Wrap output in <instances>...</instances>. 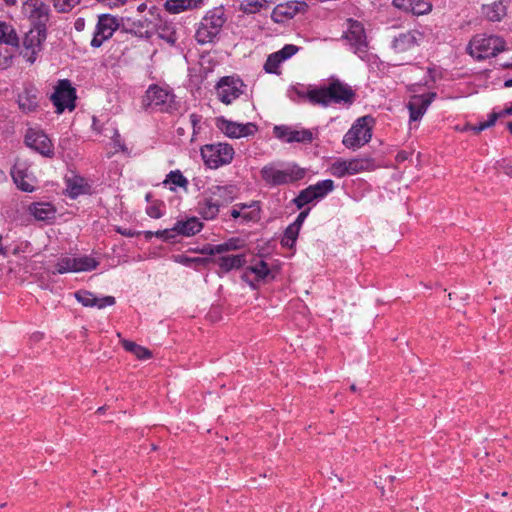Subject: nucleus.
<instances>
[{
    "instance_id": "obj_33",
    "label": "nucleus",
    "mask_w": 512,
    "mask_h": 512,
    "mask_svg": "<svg viewBox=\"0 0 512 512\" xmlns=\"http://www.w3.org/2000/svg\"><path fill=\"white\" fill-rule=\"evenodd\" d=\"M483 13L492 22L501 21L507 14V6L503 1L494 2L491 5L483 6Z\"/></svg>"
},
{
    "instance_id": "obj_30",
    "label": "nucleus",
    "mask_w": 512,
    "mask_h": 512,
    "mask_svg": "<svg viewBox=\"0 0 512 512\" xmlns=\"http://www.w3.org/2000/svg\"><path fill=\"white\" fill-rule=\"evenodd\" d=\"M173 260L186 267L194 268L197 271L215 261V259L211 257H189L184 254L173 255Z\"/></svg>"
},
{
    "instance_id": "obj_47",
    "label": "nucleus",
    "mask_w": 512,
    "mask_h": 512,
    "mask_svg": "<svg viewBox=\"0 0 512 512\" xmlns=\"http://www.w3.org/2000/svg\"><path fill=\"white\" fill-rule=\"evenodd\" d=\"M53 6L59 13H68L81 3V0H52Z\"/></svg>"
},
{
    "instance_id": "obj_29",
    "label": "nucleus",
    "mask_w": 512,
    "mask_h": 512,
    "mask_svg": "<svg viewBox=\"0 0 512 512\" xmlns=\"http://www.w3.org/2000/svg\"><path fill=\"white\" fill-rule=\"evenodd\" d=\"M0 44H5L13 48H20V38L16 29L6 21H0Z\"/></svg>"
},
{
    "instance_id": "obj_44",
    "label": "nucleus",
    "mask_w": 512,
    "mask_h": 512,
    "mask_svg": "<svg viewBox=\"0 0 512 512\" xmlns=\"http://www.w3.org/2000/svg\"><path fill=\"white\" fill-rule=\"evenodd\" d=\"M158 37L170 45H175L177 41L176 32L167 24L160 25L157 29Z\"/></svg>"
},
{
    "instance_id": "obj_13",
    "label": "nucleus",
    "mask_w": 512,
    "mask_h": 512,
    "mask_svg": "<svg viewBox=\"0 0 512 512\" xmlns=\"http://www.w3.org/2000/svg\"><path fill=\"white\" fill-rule=\"evenodd\" d=\"M348 30L345 32V39H347L353 48V52L362 60L368 55V42L364 26L358 20L349 18Z\"/></svg>"
},
{
    "instance_id": "obj_53",
    "label": "nucleus",
    "mask_w": 512,
    "mask_h": 512,
    "mask_svg": "<svg viewBox=\"0 0 512 512\" xmlns=\"http://www.w3.org/2000/svg\"><path fill=\"white\" fill-rule=\"evenodd\" d=\"M255 208L252 209L251 211L249 212H244L242 213V220L243 222H258L260 220V212H261V209H260V205H256L254 206Z\"/></svg>"
},
{
    "instance_id": "obj_16",
    "label": "nucleus",
    "mask_w": 512,
    "mask_h": 512,
    "mask_svg": "<svg viewBox=\"0 0 512 512\" xmlns=\"http://www.w3.org/2000/svg\"><path fill=\"white\" fill-rule=\"evenodd\" d=\"M424 39V34L417 29L401 32L394 36L391 48L395 53H406L419 47Z\"/></svg>"
},
{
    "instance_id": "obj_4",
    "label": "nucleus",
    "mask_w": 512,
    "mask_h": 512,
    "mask_svg": "<svg viewBox=\"0 0 512 512\" xmlns=\"http://www.w3.org/2000/svg\"><path fill=\"white\" fill-rule=\"evenodd\" d=\"M226 20L223 6L209 10L195 32L196 41L201 45L214 42Z\"/></svg>"
},
{
    "instance_id": "obj_37",
    "label": "nucleus",
    "mask_w": 512,
    "mask_h": 512,
    "mask_svg": "<svg viewBox=\"0 0 512 512\" xmlns=\"http://www.w3.org/2000/svg\"><path fill=\"white\" fill-rule=\"evenodd\" d=\"M299 232V228H295V226L289 224L284 230L283 236L280 240L281 246L288 249H294L299 236Z\"/></svg>"
},
{
    "instance_id": "obj_8",
    "label": "nucleus",
    "mask_w": 512,
    "mask_h": 512,
    "mask_svg": "<svg viewBox=\"0 0 512 512\" xmlns=\"http://www.w3.org/2000/svg\"><path fill=\"white\" fill-rule=\"evenodd\" d=\"M205 165L211 169L230 164L234 158V148L229 143L206 144L200 149Z\"/></svg>"
},
{
    "instance_id": "obj_27",
    "label": "nucleus",
    "mask_w": 512,
    "mask_h": 512,
    "mask_svg": "<svg viewBox=\"0 0 512 512\" xmlns=\"http://www.w3.org/2000/svg\"><path fill=\"white\" fill-rule=\"evenodd\" d=\"M67 195L76 199L80 195L90 194L91 186L81 176H74L66 180Z\"/></svg>"
},
{
    "instance_id": "obj_64",
    "label": "nucleus",
    "mask_w": 512,
    "mask_h": 512,
    "mask_svg": "<svg viewBox=\"0 0 512 512\" xmlns=\"http://www.w3.org/2000/svg\"><path fill=\"white\" fill-rule=\"evenodd\" d=\"M141 234L144 235L146 241H150L153 237H155L154 231H143Z\"/></svg>"
},
{
    "instance_id": "obj_34",
    "label": "nucleus",
    "mask_w": 512,
    "mask_h": 512,
    "mask_svg": "<svg viewBox=\"0 0 512 512\" xmlns=\"http://www.w3.org/2000/svg\"><path fill=\"white\" fill-rule=\"evenodd\" d=\"M31 214L37 220H50L55 216V208L50 203H32L30 206Z\"/></svg>"
},
{
    "instance_id": "obj_48",
    "label": "nucleus",
    "mask_w": 512,
    "mask_h": 512,
    "mask_svg": "<svg viewBox=\"0 0 512 512\" xmlns=\"http://www.w3.org/2000/svg\"><path fill=\"white\" fill-rule=\"evenodd\" d=\"M241 247V239L238 237H232L224 243L217 244V248L215 251H219V254H221L227 251L238 250Z\"/></svg>"
},
{
    "instance_id": "obj_45",
    "label": "nucleus",
    "mask_w": 512,
    "mask_h": 512,
    "mask_svg": "<svg viewBox=\"0 0 512 512\" xmlns=\"http://www.w3.org/2000/svg\"><path fill=\"white\" fill-rule=\"evenodd\" d=\"M283 62V60L279 57V55L275 52L270 54L266 62L264 64V70L270 74H278L279 66Z\"/></svg>"
},
{
    "instance_id": "obj_56",
    "label": "nucleus",
    "mask_w": 512,
    "mask_h": 512,
    "mask_svg": "<svg viewBox=\"0 0 512 512\" xmlns=\"http://www.w3.org/2000/svg\"><path fill=\"white\" fill-rule=\"evenodd\" d=\"M216 248H217V245L206 244L201 249H197L195 251L200 254L213 256L215 254H219V251H215Z\"/></svg>"
},
{
    "instance_id": "obj_46",
    "label": "nucleus",
    "mask_w": 512,
    "mask_h": 512,
    "mask_svg": "<svg viewBox=\"0 0 512 512\" xmlns=\"http://www.w3.org/2000/svg\"><path fill=\"white\" fill-rule=\"evenodd\" d=\"M330 173L337 178H343L349 175L347 161L337 160L330 166Z\"/></svg>"
},
{
    "instance_id": "obj_63",
    "label": "nucleus",
    "mask_w": 512,
    "mask_h": 512,
    "mask_svg": "<svg viewBox=\"0 0 512 512\" xmlns=\"http://www.w3.org/2000/svg\"><path fill=\"white\" fill-rule=\"evenodd\" d=\"M230 215L232 218L237 219L241 218L242 212L239 209H237V207L234 206V208L230 212Z\"/></svg>"
},
{
    "instance_id": "obj_41",
    "label": "nucleus",
    "mask_w": 512,
    "mask_h": 512,
    "mask_svg": "<svg viewBox=\"0 0 512 512\" xmlns=\"http://www.w3.org/2000/svg\"><path fill=\"white\" fill-rule=\"evenodd\" d=\"M164 183H172L176 187L186 188L189 182L180 170H173L167 174Z\"/></svg>"
},
{
    "instance_id": "obj_12",
    "label": "nucleus",
    "mask_w": 512,
    "mask_h": 512,
    "mask_svg": "<svg viewBox=\"0 0 512 512\" xmlns=\"http://www.w3.org/2000/svg\"><path fill=\"white\" fill-rule=\"evenodd\" d=\"M246 84L238 76H224L219 79L216 85L219 100L229 105L244 93Z\"/></svg>"
},
{
    "instance_id": "obj_3",
    "label": "nucleus",
    "mask_w": 512,
    "mask_h": 512,
    "mask_svg": "<svg viewBox=\"0 0 512 512\" xmlns=\"http://www.w3.org/2000/svg\"><path fill=\"white\" fill-rule=\"evenodd\" d=\"M142 103L146 109L150 108L168 114L176 113L180 107V103L176 101V96L171 90L156 84L150 85L146 90Z\"/></svg>"
},
{
    "instance_id": "obj_5",
    "label": "nucleus",
    "mask_w": 512,
    "mask_h": 512,
    "mask_svg": "<svg viewBox=\"0 0 512 512\" xmlns=\"http://www.w3.org/2000/svg\"><path fill=\"white\" fill-rule=\"evenodd\" d=\"M505 49V40L495 35L474 37L467 48L468 53L478 61L495 57Z\"/></svg>"
},
{
    "instance_id": "obj_55",
    "label": "nucleus",
    "mask_w": 512,
    "mask_h": 512,
    "mask_svg": "<svg viewBox=\"0 0 512 512\" xmlns=\"http://www.w3.org/2000/svg\"><path fill=\"white\" fill-rule=\"evenodd\" d=\"M310 211H311V208H310V207H308V208H306V209L302 210V211L298 214V216L296 217V219L294 220V222H292L291 224H292L293 226H295V228H299V229H301V227H302V225H303V223H304L305 219L308 217V215H309Z\"/></svg>"
},
{
    "instance_id": "obj_25",
    "label": "nucleus",
    "mask_w": 512,
    "mask_h": 512,
    "mask_svg": "<svg viewBox=\"0 0 512 512\" xmlns=\"http://www.w3.org/2000/svg\"><path fill=\"white\" fill-rule=\"evenodd\" d=\"M173 227L176 237L179 235L190 237L203 229V223L196 217H190L186 220H178Z\"/></svg>"
},
{
    "instance_id": "obj_28",
    "label": "nucleus",
    "mask_w": 512,
    "mask_h": 512,
    "mask_svg": "<svg viewBox=\"0 0 512 512\" xmlns=\"http://www.w3.org/2000/svg\"><path fill=\"white\" fill-rule=\"evenodd\" d=\"M203 0H166L164 8L171 14H179L185 10L200 8Z\"/></svg>"
},
{
    "instance_id": "obj_60",
    "label": "nucleus",
    "mask_w": 512,
    "mask_h": 512,
    "mask_svg": "<svg viewBox=\"0 0 512 512\" xmlns=\"http://www.w3.org/2000/svg\"><path fill=\"white\" fill-rule=\"evenodd\" d=\"M85 27V20L84 18H77L75 23H74V28L77 30V31H82Z\"/></svg>"
},
{
    "instance_id": "obj_15",
    "label": "nucleus",
    "mask_w": 512,
    "mask_h": 512,
    "mask_svg": "<svg viewBox=\"0 0 512 512\" xmlns=\"http://www.w3.org/2000/svg\"><path fill=\"white\" fill-rule=\"evenodd\" d=\"M216 126L227 137L232 139L253 136L258 131V126L256 123H238L231 120H227L223 116L218 117L216 119Z\"/></svg>"
},
{
    "instance_id": "obj_10",
    "label": "nucleus",
    "mask_w": 512,
    "mask_h": 512,
    "mask_svg": "<svg viewBox=\"0 0 512 512\" xmlns=\"http://www.w3.org/2000/svg\"><path fill=\"white\" fill-rule=\"evenodd\" d=\"M48 32L28 30L20 39L19 55L29 64L33 65L44 49Z\"/></svg>"
},
{
    "instance_id": "obj_52",
    "label": "nucleus",
    "mask_w": 512,
    "mask_h": 512,
    "mask_svg": "<svg viewBox=\"0 0 512 512\" xmlns=\"http://www.w3.org/2000/svg\"><path fill=\"white\" fill-rule=\"evenodd\" d=\"M299 51V47L293 44H286L284 45L279 51L276 53L279 55V57L285 61L292 56H294Z\"/></svg>"
},
{
    "instance_id": "obj_19",
    "label": "nucleus",
    "mask_w": 512,
    "mask_h": 512,
    "mask_svg": "<svg viewBox=\"0 0 512 512\" xmlns=\"http://www.w3.org/2000/svg\"><path fill=\"white\" fill-rule=\"evenodd\" d=\"M436 96V92L414 95L407 104L410 121L420 120Z\"/></svg>"
},
{
    "instance_id": "obj_58",
    "label": "nucleus",
    "mask_w": 512,
    "mask_h": 512,
    "mask_svg": "<svg viewBox=\"0 0 512 512\" xmlns=\"http://www.w3.org/2000/svg\"><path fill=\"white\" fill-rule=\"evenodd\" d=\"M499 169L505 175L512 177V163L511 162H506L505 160H503L501 163H499Z\"/></svg>"
},
{
    "instance_id": "obj_54",
    "label": "nucleus",
    "mask_w": 512,
    "mask_h": 512,
    "mask_svg": "<svg viewBox=\"0 0 512 512\" xmlns=\"http://www.w3.org/2000/svg\"><path fill=\"white\" fill-rule=\"evenodd\" d=\"M190 123L192 125V129H193V133H192V141L194 139V137L200 132L201 130V126H200V122L202 120V115H199L197 113H192L190 114Z\"/></svg>"
},
{
    "instance_id": "obj_38",
    "label": "nucleus",
    "mask_w": 512,
    "mask_h": 512,
    "mask_svg": "<svg viewBox=\"0 0 512 512\" xmlns=\"http://www.w3.org/2000/svg\"><path fill=\"white\" fill-rule=\"evenodd\" d=\"M74 260L76 272L92 271L99 265V261L88 255L75 257Z\"/></svg>"
},
{
    "instance_id": "obj_6",
    "label": "nucleus",
    "mask_w": 512,
    "mask_h": 512,
    "mask_svg": "<svg viewBox=\"0 0 512 512\" xmlns=\"http://www.w3.org/2000/svg\"><path fill=\"white\" fill-rule=\"evenodd\" d=\"M118 29H121V31L125 33H130L136 36L138 35V33L133 28H126L121 26L116 16L108 13L99 15L93 38L90 42L91 47H101L102 44L109 40L113 36V33Z\"/></svg>"
},
{
    "instance_id": "obj_43",
    "label": "nucleus",
    "mask_w": 512,
    "mask_h": 512,
    "mask_svg": "<svg viewBox=\"0 0 512 512\" xmlns=\"http://www.w3.org/2000/svg\"><path fill=\"white\" fill-rule=\"evenodd\" d=\"M75 260L70 257L61 258L55 265V272L58 274H64L67 272H76Z\"/></svg>"
},
{
    "instance_id": "obj_9",
    "label": "nucleus",
    "mask_w": 512,
    "mask_h": 512,
    "mask_svg": "<svg viewBox=\"0 0 512 512\" xmlns=\"http://www.w3.org/2000/svg\"><path fill=\"white\" fill-rule=\"evenodd\" d=\"M374 122L370 115L358 118L343 137L342 143L347 148H360L372 138V127L368 123Z\"/></svg>"
},
{
    "instance_id": "obj_40",
    "label": "nucleus",
    "mask_w": 512,
    "mask_h": 512,
    "mask_svg": "<svg viewBox=\"0 0 512 512\" xmlns=\"http://www.w3.org/2000/svg\"><path fill=\"white\" fill-rule=\"evenodd\" d=\"M268 0H244L240 5V10L245 14H255L259 12Z\"/></svg>"
},
{
    "instance_id": "obj_61",
    "label": "nucleus",
    "mask_w": 512,
    "mask_h": 512,
    "mask_svg": "<svg viewBox=\"0 0 512 512\" xmlns=\"http://www.w3.org/2000/svg\"><path fill=\"white\" fill-rule=\"evenodd\" d=\"M259 202L258 201H253L251 204H246V203H239V204H236L235 207L239 208V210H243V209H246V208H252L256 205H258Z\"/></svg>"
},
{
    "instance_id": "obj_31",
    "label": "nucleus",
    "mask_w": 512,
    "mask_h": 512,
    "mask_svg": "<svg viewBox=\"0 0 512 512\" xmlns=\"http://www.w3.org/2000/svg\"><path fill=\"white\" fill-rule=\"evenodd\" d=\"M220 211V205L213 197H206L198 202V213L204 220L215 219Z\"/></svg>"
},
{
    "instance_id": "obj_20",
    "label": "nucleus",
    "mask_w": 512,
    "mask_h": 512,
    "mask_svg": "<svg viewBox=\"0 0 512 512\" xmlns=\"http://www.w3.org/2000/svg\"><path fill=\"white\" fill-rule=\"evenodd\" d=\"M75 299L84 307L103 309L107 306L115 304L116 300L113 296H103L98 298L93 292L80 289L74 293Z\"/></svg>"
},
{
    "instance_id": "obj_14",
    "label": "nucleus",
    "mask_w": 512,
    "mask_h": 512,
    "mask_svg": "<svg viewBox=\"0 0 512 512\" xmlns=\"http://www.w3.org/2000/svg\"><path fill=\"white\" fill-rule=\"evenodd\" d=\"M24 143L27 147L46 158H53L55 155L52 140L41 129L28 128L25 133Z\"/></svg>"
},
{
    "instance_id": "obj_17",
    "label": "nucleus",
    "mask_w": 512,
    "mask_h": 512,
    "mask_svg": "<svg viewBox=\"0 0 512 512\" xmlns=\"http://www.w3.org/2000/svg\"><path fill=\"white\" fill-rule=\"evenodd\" d=\"M275 138L286 143H304L309 144L314 140L313 133L309 129L294 130L287 125H276L273 128Z\"/></svg>"
},
{
    "instance_id": "obj_36",
    "label": "nucleus",
    "mask_w": 512,
    "mask_h": 512,
    "mask_svg": "<svg viewBox=\"0 0 512 512\" xmlns=\"http://www.w3.org/2000/svg\"><path fill=\"white\" fill-rule=\"evenodd\" d=\"M308 187L312 190L317 200H320L334 190L335 184L332 179H324Z\"/></svg>"
},
{
    "instance_id": "obj_26",
    "label": "nucleus",
    "mask_w": 512,
    "mask_h": 512,
    "mask_svg": "<svg viewBox=\"0 0 512 512\" xmlns=\"http://www.w3.org/2000/svg\"><path fill=\"white\" fill-rule=\"evenodd\" d=\"M218 264L220 271L218 272V275L220 277L223 276V274H226L230 272L233 269H240L244 266L246 263V258L244 254H238V255H227V256H221L214 261Z\"/></svg>"
},
{
    "instance_id": "obj_18",
    "label": "nucleus",
    "mask_w": 512,
    "mask_h": 512,
    "mask_svg": "<svg viewBox=\"0 0 512 512\" xmlns=\"http://www.w3.org/2000/svg\"><path fill=\"white\" fill-rule=\"evenodd\" d=\"M308 9L305 1H287L276 5L271 13V19L275 23H283L285 20L294 18L298 13H304Z\"/></svg>"
},
{
    "instance_id": "obj_49",
    "label": "nucleus",
    "mask_w": 512,
    "mask_h": 512,
    "mask_svg": "<svg viewBox=\"0 0 512 512\" xmlns=\"http://www.w3.org/2000/svg\"><path fill=\"white\" fill-rule=\"evenodd\" d=\"M499 118H501L500 114H498V112L493 111L489 114L487 121L480 122L477 125L472 126L471 129L475 133H480V132L484 131L485 129H488V128L492 127L493 125H495L496 121Z\"/></svg>"
},
{
    "instance_id": "obj_62",
    "label": "nucleus",
    "mask_w": 512,
    "mask_h": 512,
    "mask_svg": "<svg viewBox=\"0 0 512 512\" xmlns=\"http://www.w3.org/2000/svg\"><path fill=\"white\" fill-rule=\"evenodd\" d=\"M127 0H114L112 2H109L108 3V6L110 8H114V7H119L121 5H124L126 3Z\"/></svg>"
},
{
    "instance_id": "obj_35",
    "label": "nucleus",
    "mask_w": 512,
    "mask_h": 512,
    "mask_svg": "<svg viewBox=\"0 0 512 512\" xmlns=\"http://www.w3.org/2000/svg\"><path fill=\"white\" fill-rule=\"evenodd\" d=\"M121 345L125 351L132 353L139 360H147L152 358V352L148 348L141 346L131 340L123 339L121 340Z\"/></svg>"
},
{
    "instance_id": "obj_57",
    "label": "nucleus",
    "mask_w": 512,
    "mask_h": 512,
    "mask_svg": "<svg viewBox=\"0 0 512 512\" xmlns=\"http://www.w3.org/2000/svg\"><path fill=\"white\" fill-rule=\"evenodd\" d=\"M116 232L125 237H136L141 235V231L132 230L129 228L117 227Z\"/></svg>"
},
{
    "instance_id": "obj_23",
    "label": "nucleus",
    "mask_w": 512,
    "mask_h": 512,
    "mask_svg": "<svg viewBox=\"0 0 512 512\" xmlns=\"http://www.w3.org/2000/svg\"><path fill=\"white\" fill-rule=\"evenodd\" d=\"M392 4L400 10L417 16L427 14L432 9L429 0H393Z\"/></svg>"
},
{
    "instance_id": "obj_21",
    "label": "nucleus",
    "mask_w": 512,
    "mask_h": 512,
    "mask_svg": "<svg viewBox=\"0 0 512 512\" xmlns=\"http://www.w3.org/2000/svg\"><path fill=\"white\" fill-rule=\"evenodd\" d=\"M17 103L23 113L35 112L39 107L38 89L32 84L26 85L23 91L18 94Z\"/></svg>"
},
{
    "instance_id": "obj_32",
    "label": "nucleus",
    "mask_w": 512,
    "mask_h": 512,
    "mask_svg": "<svg viewBox=\"0 0 512 512\" xmlns=\"http://www.w3.org/2000/svg\"><path fill=\"white\" fill-rule=\"evenodd\" d=\"M349 175L363 171H370L375 168V161L371 157L353 158L347 161Z\"/></svg>"
},
{
    "instance_id": "obj_11",
    "label": "nucleus",
    "mask_w": 512,
    "mask_h": 512,
    "mask_svg": "<svg viewBox=\"0 0 512 512\" xmlns=\"http://www.w3.org/2000/svg\"><path fill=\"white\" fill-rule=\"evenodd\" d=\"M76 89L72 86L69 79H61L55 86L51 95V101L56 108V113L61 114L66 109L72 111L76 107Z\"/></svg>"
},
{
    "instance_id": "obj_59",
    "label": "nucleus",
    "mask_w": 512,
    "mask_h": 512,
    "mask_svg": "<svg viewBox=\"0 0 512 512\" xmlns=\"http://www.w3.org/2000/svg\"><path fill=\"white\" fill-rule=\"evenodd\" d=\"M412 155L411 152L401 150L396 154L395 160L397 163H402L409 159V157Z\"/></svg>"
},
{
    "instance_id": "obj_2",
    "label": "nucleus",
    "mask_w": 512,
    "mask_h": 512,
    "mask_svg": "<svg viewBox=\"0 0 512 512\" xmlns=\"http://www.w3.org/2000/svg\"><path fill=\"white\" fill-rule=\"evenodd\" d=\"M261 179L269 187H277L293 184L306 176V170L296 163L271 162L264 165L260 170Z\"/></svg>"
},
{
    "instance_id": "obj_50",
    "label": "nucleus",
    "mask_w": 512,
    "mask_h": 512,
    "mask_svg": "<svg viewBox=\"0 0 512 512\" xmlns=\"http://www.w3.org/2000/svg\"><path fill=\"white\" fill-rule=\"evenodd\" d=\"M165 206L164 202L161 200H155L146 208V214L154 219H159L164 215L162 208Z\"/></svg>"
},
{
    "instance_id": "obj_24",
    "label": "nucleus",
    "mask_w": 512,
    "mask_h": 512,
    "mask_svg": "<svg viewBox=\"0 0 512 512\" xmlns=\"http://www.w3.org/2000/svg\"><path fill=\"white\" fill-rule=\"evenodd\" d=\"M214 200L221 206L232 203L237 198L238 188L236 185H215L209 188Z\"/></svg>"
},
{
    "instance_id": "obj_22",
    "label": "nucleus",
    "mask_w": 512,
    "mask_h": 512,
    "mask_svg": "<svg viewBox=\"0 0 512 512\" xmlns=\"http://www.w3.org/2000/svg\"><path fill=\"white\" fill-rule=\"evenodd\" d=\"M28 165L25 161L16 160L10 170L11 177L17 188L23 192H33L34 186L25 180L27 177Z\"/></svg>"
},
{
    "instance_id": "obj_1",
    "label": "nucleus",
    "mask_w": 512,
    "mask_h": 512,
    "mask_svg": "<svg viewBox=\"0 0 512 512\" xmlns=\"http://www.w3.org/2000/svg\"><path fill=\"white\" fill-rule=\"evenodd\" d=\"M300 97L307 98L312 105L328 107L331 104H343L350 106L355 102L356 92L348 84L333 79L328 85L298 93Z\"/></svg>"
},
{
    "instance_id": "obj_42",
    "label": "nucleus",
    "mask_w": 512,
    "mask_h": 512,
    "mask_svg": "<svg viewBox=\"0 0 512 512\" xmlns=\"http://www.w3.org/2000/svg\"><path fill=\"white\" fill-rule=\"evenodd\" d=\"M248 271L256 275L257 280H264L270 275V269L266 261L260 260L255 265L249 266Z\"/></svg>"
},
{
    "instance_id": "obj_7",
    "label": "nucleus",
    "mask_w": 512,
    "mask_h": 512,
    "mask_svg": "<svg viewBox=\"0 0 512 512\" xmlns=\"http://www.w3.org/2000/svg\"><path fill=\"white\" fill-rule=\"evenodd\" d=\"M22 13L30 22V30L48 32L51 9L43 0H26Z\"/></svg>"
},
{
    "instance_id": "obj_51",
    "label": "nucleus",
    "mask_w": 512,
    "mask_h": 512,
    "mask_svg": "<svg viewBox=\"0 0 512 512\" xmlns=\"http://www.w3.org/2000/svg\"><path fill=\"white\" fill-rule=\"evenodd\" d=\"M155 237L161 239L167 243H175L176 242V233L174 231V227L169 229L157 230L154 232Z\"/></svg>"
},
{
    "instance_id": "obj_39",
    "label": "nucleus",
    "mask_w": 512,
    "mask_h": 512,
    "mask_svg": "<svg viewBox=\"0 0 512 512\" xmlns=\"http://www.w3.org/2000/svg\"><path fill=\"white\" fill-rule=\"evenodd\" d=\"M314 200H317V198L314 196L312 190H310L309 187H306L299 192V194L292 200V203L296 206L297 209L301 210L304 208V206L313 202Z\"/></svg>"
}]
</instances>
